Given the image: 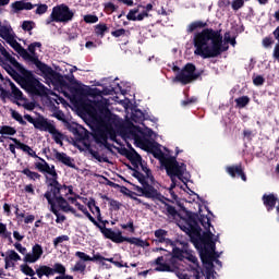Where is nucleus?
<instances>
[{"instance_id":"nucleus-1","label":"nucleus","mask_w":279,"mask_h":279,"mask_svg":"<svg viewBox=\"0 0 279 279\" xmlns=\"http://www.w3.org/2000/svg\"><path fill=\"white\" fill-rule=\"evenodd\" d=\"M196 29H202L194 35L193 44L195 47L194 56H199L204 60H208L210 58H219L221 53L228 51L230 46L228 43L235 47L236 38L230 37V33L225 34V43L223 35H221V31H215L213 28H208V23L202 21L192 22L187 26V34H193Z\"/></svg>"},{"instance_id":"nucleus-2","label":"nucleus","mask_w":279,"mask_h":279,"mask_svg":"<svg viewBox=\"0 0 279 279\" xmlns=\"http://www.w3.org/2000/svg\"><path fill=\"white\" fill-rule=\"evenodd\" d=\"M197 214L187 211L185 218V225H181L180 228L185 234L190 236L191 243L199 252L201 260L203 265H213V252L217 250L215 241H213V231L208 230L203 232L202 227L197 223Z\"/></svg>"},{"instance_id":"nucleus-3","label":"nucleus","mask_w":279,"mask_h":279,"mask_svg":"<svg viewBox=\"0 0 279 279\" xmlns=\"http://www.w3.org/2000/svg\"><path fill=\"white\" fill-rule=\"evenodd\" d=\"M129 169L133 171V178H136L140 184H142V186L134 185V191L140 193V197H146V199H151L153 202H160V204L162 205H160L158 209L160 210V213H162V215H166V217H171L172 219H175V217L180 215L175 206L167 203L171 201L165 197L162 193H160L158 190H156V187H154V185L147 182V177H145V174H143L136 168H132V166H129Z\"/></svg>"},{"instance_id":"nucleus-4","label":"nucleus","mask_w":279,"mask_h":279,"mask_svg":"<svg viewBox=\"0 0 279 279\" xmlns=\"http://www.w3.org/2000/svg\"><path fill=\"white\" fill-rule=\"evenodd\" d=\"M0 66H2L8 75H10L12 80L16 82V84H20V86L24 90H26V93H29L31 95H36L37 97L45 95V86L43 85V83H40V81H38L36 76H34V73L32 71L25 69L23 64L20 63V66L12 68V65L0 56Z\"/></svg>"},{"instance_id":"nucleus-5","label":"nucleus","mask_w":279,"mask_h":279,"mask_svg":"<svg viewBox=\"0 0 279 279\" xmlns=\"http://www.w3.org/2000/svg\"><path fill=\"white\" fill-rule=\"evenodd\" d=\"M172 243L173 245H170L172 252L162 247L157 248V251L167 252V254L155 259V265H157L155 271L175 272L180 270V262L178 260H184L186 254H189L190 245L189 242L180 240L172 241Z\"/></svg>"},{"instance_id":"nucleus-6","label":"nucleus","mask_w":279,"mask_h":279,"mask_svg":"<svg viewBox=\"0 0 279 279\" xmlns=\"http://www.w3.org/2000/svg\"><path fill=\"white\" fill-rule=\"evenodd\" d=\"M47 191L44 194L45 199L48 202V206H58L62 213H72V215L81 218L82 215L77 214L66 198H64V191H66V184H61L58 179L46 180Z\"/></svg>"},{"instance_id":"nucleus-7","label":"nucleus","mask_w":279,"mask_h":279,"mask_svg":"<svg viewBox=\"0 0 279 279\" xmlns=\"http://www.w3.org/2000/svg\"><path fill=\"white\" fill-rule=\"evenodd\" d=\"M25 121H28V123H32L34 125L35 130H39L40 132H49V134L52 135V138L57 145H63L62 138H64V135L56 129V125H53L49 120L43 116H39L38 118H33L29 116V113L24 114Z\"/></svg>"},{"instance_id":"nucleus-8","label":"nucleus","mask_w":279,"mask_h":279,"mask_svg":"<svg viewBox=\"0 0 279 279\" xmlns=\"http://www.w3.org/2000/svg\"><path fill=\"white\" fill-rule=\"evenodd\" d=\"M75 256H77V258H81V260H83L84 263H100V265H102V267H106V269H111L112 266L106 264L104 260H107V263H111L112 265H114V267H118V269H123V267H125L126 269L130 268L128 263L123 262L121 255H118V257L116 255V257L108 258L104 257L100 253H96L93 257H90L86 253L77 251L75 253Z\"/></svg>"},{"instance_id":"nucleus-9","label":"nucleus","mask_w":279,"mask_h":279,"mask_svg":"<svg viewBox=\"0 0 279 279\" xmlns=\"http://www.w3.org/2000/svg\"><path fill=\"white\" fill-rule=\"evenodd\" d=\"M166 173L170 178H178L186 186V178L184 173L186 171V165L184 162H179L175 156H169L168 159L163 160V166Z\"/></svg>"},{"instance_id":"nucleus-10","label":"nucleus","mask_w":279,"mask_h":279,"mask_svg":"<svg viewBox=\"0 0 279 279\" xmlns=\"http://www.w3.org/2000/svg\"><path fill=\"white\" fill-rule=\"evenodd\" d=\"M197 68L193 63H186L182 70L175 75L173 82H180L183 86H186V84H191L193 82H196V80L202 81V75H204V70H201L198 72Z\"/></svg>"},{"instance_id":"nucleus-11","label":"nucleus","mask_w":279,"mask_h":279,"mask_svg":"<svg viewBox=\"0 0 279 279\" xmlns=\"http://www.w3.org/2000/svg\"><path fill=\"white\" fill-rule=\"evenodd\" d=\"M73 16H75V13L71 11L69 5L60 4L52 8L50 16L46 19V25H51L52 23H69V21H73Z\"/></svg>"},{"instance_id":"nucleus-12","label":"nucleus","mask_w":279,"mask_h":279,"mask_svg":"<svg viewBox=\"0 0 279 279\" xmlns=\"http://www.w3.org/2000/svg\"><path fill=\"white\" fill-rule=\"evenodd\" d=\"M14 247L20 252V254H23V260L25 263H38L44 254L43 246L40 244H35L32 247V253H27V248L19 242L14 244Z\"/></svg>"},{"instance_id":"nucleus-13","label":"nucleus","mask_w":279,"mask_h":279,"mask_svg":"<svg viewBox=\"0 0 279 279\" xmlns=\"http://www.w3.org/2000/svg\"><path fill=\"white\" fill-rule=\"evenodd\" d=\"M21 56L24 60H28L35 64L44 77H53V75H56V71H53L51 66L47 65V63H43V61L38 60L36 54H31L27 50H24Z\"/></svg>"},{"instance_id":"nucleus-14","label":"nucleus","mask_w":279,"mask_h":279,"mask_svg":"<svg viewBox=\"0 0 279 279\" xmlns=\"http://www.w3.org/2000/svg\"><path fill=\"white\" fill-rule=\"evenodd\" d=\"M11 92L7 90L5 88L0 86V99H2L4 102L7 99H11L12 104H15V106H21V102L23 101V92L16 87L14 83H10Z\"/></svg>"},{"instance_id":"nucleus-15","label":"nucleus","mask_w":279,"mask_h":279,"mask_svg":"<svg viewBox=\"0 0 279 279\" xmlns=\"http://www.w3.org/2000/svg\"><path fill=\"white\" fill-rule=\"evenodd\" d=\"M56 274H59L60 276H64L66 274V267L60 263H56L53 265V268L41 265L39 268L36 269V275L38 278H43V276H46V278H49L50 276H56Z\"/></svg>"},{"instance_id":"nucleus-16","label":"nucleus","mask_w":279,"mask_h":279,"mask_svg":"<svg viewBox=\"0 0 279 279\" xmlns=\"http://www.w3.org/2000/svg\"><path fill=\"white\" fill-rule=\"evenodd\" d=\"M35 169H37L39 173H46V180H58V172L56 171V166H49V162H47V160L43 158H39V161L35 162Z\"/></svg>"},{"instance_id":"nucleus-17","label":"nucleus","mask_w":279,"mask_h":279,"mask_svg":"<svg viewBox=\"0 0 279 279\" xmlns=\"http://www.w3.org/2000/svg\"><path fill=\"white\" fill-rule=\"evenodd\" d=\"M107 236L112 243H131V245H136L138 238H128L123 236V232L118 230V232L107 230Z\"/></svg>"},{"instance_id":"nucleus-18","label":"nucleus","mask_w":279,"mask_h":279,"mask_svg":"<svg viewBox=\"0 0 279 279\" xmlns=\"http://www.w3.org/2000/svg\"><path fill=\"white\" fill-rule=\"evenodd\" d=\"M70 84H76V87H72V90L76 93V95H81L82 97H95L99 95L98 88H85L80 85V83L75 80V76L70 78Z\"/></svg>"},{"instance_id":"nucleus-19","label":"nucleus","mask_w":279,"mask_h":279,"mask_svg":"<svg viewBox=\"0 0 279 279\" xmlns=\"http://www.w3.org/2000/svg\"><path fill=\"white\" fill-rule=\"evenodd\" d=\"M226 171L231 178L238 177V178H241L243 182H247V175H245V171H243V165L239 163V165L228 166L226 168Z\"/></svg>"},{"instance_id":"nucleus-20","label":"nucleus","mask_w":279,"mask_h":279,"mask_svg":"<svg viewBox=\"0 0 279 279\" xmlns=\"http://www.w3.org/2000/svg\"><path fill=\"white\" fill-rule=\"evenodd\" d=\"M9 141H12V143L16 145V149H21L22 151H24V154H28L31 158H38L39 160L40 158H43V157H38V155L34 151V149L29 147V145L19 141V138L9 137Z\"/></svg>"},{"instance_id":"nucleus-21","label":"nucleus","mask_w":279,"mask_h":279,"mask_svg":"<svg viewBox=\"0 0 279 279\" xmlns=\"http://www.w3.org/2000/svg\"><path fill=\"white\" fill-rule=\"evenodd\" d=\"M68 130L71 132L77 141H88L89 133L86 129L77 128V124H68Z\"/></svg>"},{"instance_id":"nucleus-22","label":"nucleus","mask_w":279,"mask_h":279,"mask_svg":"<svg viewBox=\"0 0 279 279\" xmlns=\"http://www.w3.org/2000/svg\"><path fill=\"white\" fill-rule=\"evenodd\" d=\"M262 202L267 213H271V210L276 208V204H278L279 199H278V196H276V194L271 193V194H264L262 197Z\"/></svg>"},{"instance_id":"nucleus-23","label":"nucleus","mask_w":279,"mask_h":279,"mask_svg":"<svg viewBox=\"0 0 279 279\" xmlns=\"http://www.w3.org/2000/svg\"><path fill=\"white\" fill-rule=\"evenodd\" d=\"M78 109L83 114H87V117H97V108L90 100L81 102Z\"/></svg>"},{"instance_id":"nucleus-24","label":"nucleus","mask_w":279,"mask_h":279,"mask_svg":"<svg viewBox=\"0 0 279 279\" xmlns=\"http://www.w3.org/2000/svg\"><path fill=\"white\" fill-rule=\"evenodd\" d=\"M54 157L59 162L65 165V167H70V169H77V166L73 162V158L66 155V153H60L54 149Z\"/></svg>"},{"instance_id":"nucleus-25","label":"nucleus","mask_w":279,"mask_h":279,"mask_svg":"<svg viewBox=\"0 0 279 279\" xmlns=\"http://www.w3.org/2000/svg\"><path fill=\"white\" fill-rule=\"evenodd\" d=\"M167 230L165 229H158L155 231V242L156 243H166V245H173V240L167 238Z\"/></svg>"},{"instance_id":"nucleus-26","label":"nucleus","mask_w":279,"mask_h":279,"mask_svg":"<svg viewBox=\"0 0 279 279\" xmlns=\"http://www.w3.org/2000/svg\"><path fill=\"white\" fill-rule=\"evenodd\" d=\"M14 12H22V10H34L38 4H32V2H26L25 0L15 1L12 4Z\"/></svg>"},{"instance_id":"nucleus-27","label":"nucleus","mask_w":279,"mask_h":279,"mask_svg":"<svg viewBox=\"0 0 279 279\" xmlns=\"http://www.w3.org/2000/svg\"><path fill=\"white\" fill-rule=\"evenodd\" d=\"M84 147L87 149L90 156H93L95 160H97L98 162H108V163L110 162V159H108V157H102L99 155V151L94 150L90 147V143H84Z\"/></svg>"},{"instance_id":"nucleus-28","label":"nucleus","mask_w":279,"mask_h":279,"mask_svg":"<svg viewBox=\"0 0 279 279\" xmlns=\"http://www.w3.org/2000/svg\"><path fill=\"white\" fill-rule=\"evenodd\" d=\"M110 32V28L106 23H99L96 26H94V33L98 38H104L106 34Z\"/></svg>"},{"instance_id":"nucleus-29","label":"nucleus","mask_w":279,"mask_h":279,"mask_svg":"<svg viewBox=\"0 0 279 279\" xmlns=\"http://www.w3.org/2000/svg\"><path fill=\"white\" fill-rule=\"evenodd\" d=\"M126 158L131 161V165H133L135 169H138V166L141 165V162H143V157H141V155L135 150L133 153H129L126 155Z\"/></svg>"},{"instance_id":"nucleus-30","label":"nucleus","mask_w":279,"mask_h":279,"mask_svg":"<svg viewBox=\"0 0 279 279\" xmlns=\"http://www.w3.org/2000/svg\"><path fill=\"white\" fill-rule=\"evenodd\" d=\"M8 45H10V47H12V49H14V51H16V53H19L20 56L23 54V52L26 50L25 48H23V46H21V44H19V41H16V39H14V37L11 35L7 40Z\"/></svg>"},{"instance_id":"nucleus-31","label":"nucleus","mask_w":279,"mask_h":279,"mask_svg":"<svg viewBox=\"0 0 279 279\" xmlns=\"http://www.w3.org/2000/svg\"><path fill=\"white\" fill-rule=\"evenodd\" d=\"M21 173L23 175H26V178H28L29 180H32L33 182H36V180H40V178H43V175H40V173L36 172V171H32L29 168H24Z\"/></svg>"},{"instance_id":"nucleus-32","label":"nucleus","mask_w":279,"mask_h":279,"mask_svg":"<svg viewBox=\"0 0 279 279\" xmlns=\"http://www.w3.org/2000/svg\"><path fill=\"white\" fill-rule=\"evenodd\" d=\"M76 207L78 210H81V213H83V215H85V217H87L89 221H92L94 226H97V220L95 219V217H93V215H90L86 206L82 205L81 203H76Z\"/></svg>"},{"instance_id":"nucleus-33","label":"nucleus","mask_w":279,"mask_h":279,"mask_svg":"<svg viewBox=\"0 0 279 279\" xmlns=\"http://www.w3.org/2000/svg\"><path fill=\"white\" fill-rule=\"evenodd\" d=\"M50 211L57 217L56 223H64V221H66V216L60 214V210H58V205H51Z\"/></svg>"},{"instance_id":"nucleus-34","label":"nucleus","mask_w":279,"mask_h":279,"mask_svg":"<svg viewBox=\"0 0 279 279\" xmlns=\"http://www.w3.org/2000/svg\"><path fill=\"white\" fill-rule=\"evenodd\" d=\"M0 52L5 58V60L12 64V66H21V63L16 61V58L12 57V54H10L5 48H1Z\"/></svg>"},{"instance_id":"nucleus-35","label":"nucleus","mask_w":279,"mask_h":279,"mask_svg":"<svg viewBox=\"0 0 279 279\" xmlns=\"http://www.w3.org/2000/svg\"><path fill=\"white\" fill-rule=\"evenodd\" d=\"M197 223L199 225L201 223V226H203V228H204V230H206V231H208V230H210V227L213 226L211 223H210V217H208V216H204V215H197Z\"/></svg>"},{"instance_id":"nucleus-36","label":"nucleus","mask_w":279,"mask_h":279,"mask_svg":"<svg viewBox=\"0 0 279 279\" xmlns=\"http://www.w3.org/2000/svg\"><path fill=\"white\" fill-rule=\"evenodd\" d=\"M94 140L97 145H101L102 143H106L108 141V133L105 131H97L94 134Z\"/></svg>"},{"instance_id":"nucleus-37","label":"nucleus","mask_w":279,"mask_h":279,"mask_svg":"<svg viewBox=\"0 0 279 279\" xmlns=\"http://www.w3.org/2000/svg\"><path fill=\"white\" fill-rule=\"evenodd\" d=\"M0 134L3 138H5V136H14V134H16V129L10 125H2L0 128Z\"/></svg>"},{"instance_id":"nucleus-38","label":"nucleus","mask_w":279,"mask_h":279,"mask_svg":"<svg viewBox=\"0 0 279 279\" xmlns=\"http://www.w3.org/2000/svg\"><path fill=\"white\" fill-rule=\"evenodd\" d=\"M100 223H102V225H100ZM100 223L97 222V225H94V226H96V228H98L100 230V232L105 236V239H110L108 236V230H110L111 232H114V231L110 228H106V225L108 223V220H101Z\"/></svg>"},{"instance_id":"nucleus-39","label":"nucleus","mask_w":279,"mask_h":279,"mask_svg":"<svg viewBox=\"0 0 279 279\" xmlns=\"http://www.w3.org/2000/svg\"><path fill=\"white\" fill-rule=\"evenodd\" d=\"M154 158L160 161L161 167L165 166V160L169 159V156L165 155L161 149H156L153 151Z\"/></svg>"},{"instance_id":"nucleus-40","label":"nucleus","mask_w":279,"mask_h":279,"mask_svg":"<svg viewBox=\"0 0 279 279\" xmlns=\"http://www.w3.org/2000/svg\"><path fill=\"white\" fill-rule=\"evenodd\" d=\"M27 264L28 263L22 264L20 266V269H21L22 274H24L25 276H29L31 278H34V276H36V271H34V269Z\"/></svg>"},{"instance_id":"nucleus-41","label":"nucleus","mask_w":279,"mask_h":279,"mask_svg":"<svg viewBox=\"0 0 279 279\" xmlns=\"http://www.w3.org/2000/svg\"><path fill=\"white\" fill-rule=\"evenodd\" d=\"M132 119H133L134 123H143V121H145V113H143V111L141 109H136L132 113Z\"/></svg>"},{"instance_id":"nucleus-42","label":"nucleus","mask_w":279,"mask_h":279,"mask_svg":"<svg viewBox=\"0 0 279 279\" xmlns=\"http://www.w3.org/2000/svg\"><path fill=\"white\" fill-rule=\"evenodd\" d=\"M0 236L12 241V232L8 231V226L3 222H0Z\"/></svg>"},{"instance_id":"nucleus-43","label":"nucleus","mask_w":279,"mask_h":279,"mask_svg":"<svg viewBox=\"0 0 279 279\" xmlns=\"http://www.w3.org/2000/svg\"><path fill=\"white\" fill-rule=\"evenodd\" d=\"M235 104L238 108H245V106L250 105V96L235 98Z\"/></svg>"},{"instance_id":"nucleus-44","label":"nucleus","mask_w":279,"mask_h":279,"mask_svg":"<svg viewBox=\"0 0 279 279\" xmlns=\"http://www.w3.org/2000/svg\"><path fill=\"white\" fill-rule=\"evenodd\" d=\"M11 117L12 119H14L15 121H17V123H20V125H27V121H25L23 119V116H21V113H19L17 111H15L14 109H11Z\"/></svg>"},{"instance_id":"nucleus-45","label":"nucleus","mask_w":279,"mask_h":279,"mask_svg":"<svg viewBox=\"0 0 279 279\" xmlns=\"http://www.w3.org/2000/svg\"><path fill=\"white\" fill-rule=\"evenodd\" d=\"M185 259L190 263H193V265H196V267H199V262L197 260V257L193 255V251L191 248H187V253H185Z\"/></svg>"},{"instance_id":"nucleus-46","label":"nucleus","mask_w":279,"mask_h":279,"mask_svg":"<svg viewBox=\"0 0 279 279\" xmlns=\"http://www.w3.org/2000/svg\"><path fill=\"white\" fill-rule=\"evenodd\" d=\"M276 32H278V28H276L274 31V36L276 38V40L278 41L276 45H275V48L272 50V58L276 62H279V50H278V46H279V38H278V35L276 34Z\"/></svg>"},{"instance_id":"nucleus-47","label":"nucleus","mask_w":279,"mask_h":279,"mask_svg":"<svg viewBox=\"0 0 279 279\" xmlns=\"http://www.w3.org/2000/svg\"><path fill=\"white\" fill-rule=\"evenodd\" d=\"M140 167H141L142 171H144V173H146V178L148 180H154V175L151 174V170L149 168H147V162L141 161Z\"/></svg>"},{"instance_id":"nucleus-48","label":"nucleus","mask_w":279,"mask_h":279,"mask_svg":"<svg viewBox=\"0 0 279 279\" xmlns=\"http://www.w3.org/2000/svg\"><path fill=\"white\" fill-rule=\"evenodd\" d=\"M72 271H80V274H84L86 271V264L82 260L76 262Z\"/></svg>"},{"instance_id":"nucleus-49","label":"nucleus","mask_w":279,"mask_h":279,"mask_svg":"<svg viewBox=\"0 0 279 279\" xmlns=\"http://www.w3.org/2000/svg\"><path fill=\"white\" fill-rule=\"evenodd\" d=\"M43 47V44L39 41H35L32 43L31 45H28V53H31V56H36V48L40 49Z\"/></svg>"},{"instance_id":"nucleus-50","label":"nucleus","mask_w":279,"mask_h":279,"mask_svg":"<svg viewBox=\"0 0 279 279\" xmlns=\"http://www.w3.org/2000/svg\"><path fill=\"white\" fill-rule=\"evenodd\" d=\"M120 228H122V230H129L132 234L136 232V228H134V220L132 219H130L126 225H120Z\"/></svg>"},{"instance_id":"nucleus-51","label":"nucleus","mask_w":279,"mask_h":279,"mask_svg":"<svg viewBox=\"0 0 279 279\" xmlns=\"http://www.w3.org/2000/svg\"><path fill=\"white\" fill-rule=\"evenodd\" d=\"M12 35L10 34V28L8 26H1L0 27V38H3V40H7Z\"/></svg>"},{"instance_id":"nucleus-52","label":"nucleus","mask_w":279,"mask_h":279,"mask_svg":"<svg viewBox=\"0 0 279 279\" xmlns=\"http://www.w3.org/2000/svg\"><path fill=\"white\" fill-rule=\"evenodd\" d=\"M175 178L177 177L170 178L171 184H170L169 193L172 195L173 199H175V197H178V195H175V192H173V189H175V186H178V180Z\"/></svg>"},{"instance_id":"nucleus-53","label":"nucleus","mask_w":279,"mask_h":279,"mask_svg":"<svg viewBox=\"0 0 279 279\" xmlns=\"http://www.w3.org/2000/svg\"><path fill=\"white\" fill-rule=\"evenodd\" d=\"M64 241H70L69 235H59L53 240V247H58L61 243H64Z\"/></svg>"},{"instance_id":"nucleus-54","label":"nucleus","mask_w":279,"mask_h":279,"mask_svg":"<svg viewBox=\"0 0 279 279\" xmlns=\"http://www.w3.org/2000/svg\"><path fill=\"white\" fill-rule=\"evenodd\" d=\"M138 8L130 10V12L126 15L128 21H138V16H136V14H138Z\"/></svg>"},{"instance_id":"nucleus-55","label":"nucleus","mask_w":279,"mask_h":279,"mask_svg":"<svg viewBox=\"0 0 279 279\" xmlns=\"http://www.w3.org/2000/svg\"><path fill=\"white\" fill-rule=\"evenodd\" d=\"M9 260H13L14 263H19L21 260V255L16 253V251L11 250L9 256H7Z\"/></svg>"},{"instance_id":"nucleus-56","label":"nucleus","mask_w":279,"mask_h":279,"mask_svg":"<svg viewBox=\"0 0 279 279\" xmlns=\"http://www.w3.org/2000/svg\"><path fill=\"white\" fill-rule=\"evenodd\" d=\"M36 8L35 13L39 15L46 14L47 10H49L47 4H37Z\"/></svg>"},{"instance_id":"nucleus-57","label":"nucleus","mask_w":279,"mask_h":279,"mask_svg":"<svg viewBox=\"0 0 279 279\" xmlns=\"http://www.w3.org/2000/svg\"><path fill=\"white\" fill-rule=\"evenodd\" d=\"M22 29L24 32H32V29H34V22L33 21H24L22 24Z\"/></svg>"},{"instance_id":"nucleus-58","label":"nucleus","mask_w":279,"mask_h":279,"mask_svg":"<svg viewBox=\"0 0 279 279\" xmlns=\"http://www.w3.org/2000/svg\"><path fill=\"white\" fill-rule=\"evenodd\" d=\"M126 33L128 31H125V28H119V29L112 31L111 36H113V38H121V36H125Z\"/></svg>"},{"instance_id":"nucleus-59","label":"nucleus","mask_w":279,"mask_h":279,"mask_svg":"<svg viewBox=\"0 0 279 279\" xmlns=\"http://www.w3.org/2000/svg\"><path fill=\"white\" fill-rule=\"evenodd\" d=\"M245 4L244 0H233L232 1V10H241V8H243V5Z\"/></svg>"},{"instance_id":"nucleus-60","label":"nucleus","mask_w":279,"mask_h":279,"mask_svg":"<svg viewBox=\"0 0 279 279\" xmlns=\"http://www.w3.org/2000/svg\"><path fill=\"white\" fill-rule=\"evenodd\" d=\"M85 23H97L99 21V17L97 15L87 14L84 16Z\"/></svg>"},{"instance_id":"nucleus-61","label":"nucleus","mask_w":279,"mask_h":279,"mask_svg":"<svg viewBox=\"0 0 279 279\" xmlns=\"http://www.w3.org/2000/svg\"><path fill=\"white\" fill-rule=\"evenodd\" d=\"M253 84L254 86H263V84H265V77H263V75L253 77Z\"/></svg>"},{"instance_id":"nucleus-62","label":"nucleus","mask_w":279,"mask_h":279,"mask_svg":"<svg viewBox=\"0 0 279 279\" xmlns=\"http://www.w3.org/2000/svg\"><path fill=\"white\" fill-rule=\"evenodd\" d=\"M107 201L109 202L111 208H113V210H120L121 208V203L119 201L116 199H110L107 197Z\"/></svg>"},{"instance_id":"nucleus-63","label":"nucleus","mask_w":279,"mask_h":279,"mask_svg":"<svg viewBox=\"0 0 279 279\" xmlns=\"http://www.w3.org/2000/svg\"><path fill=\"white\" fill-rule=\"evenodd\" d=\"M191 104H197V97L192 96L191 98L182 101V106H191Z\"/></svg>"},{"instance_id":"nucleus-64","label":"nucleus","mask_w":279,"mask_h":279,"mask_svg":"<svg viewBox=\"0 0 279 279\" xmlns=\"http://www.w3.org/2000/svg\"><path fill=\"white\" fill-rule=\"evenodd\" d=\"M105 10L106 12H116L117 5H114L112 2H107L105 3Z\"/></svg>"}]
</instances>
